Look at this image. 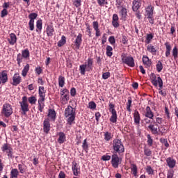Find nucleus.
Wrapping results in <instances>:
<instances>
[{"label": "nucleus", "instance_id": "52", "mask_svg": "<svg viewBox=\"0 0 178 178\" xmlns=\"http://www.w3.org/2000/svg\"><path fill=\"white\" fill-rule=\"evenodd\" d=\"M146 19H147L149 23L150 24H154L155 23V19H154V15H149L146 17Z\"/></svg>", "mask_w": 178, "mask_h": 178}, {"label": "nucleus", "instance_id": "22", "mask_svg": "<svg viewBox=\"0 0 178 178\" xmlns=\"http://www.w3.org/2000/svg\"><path fill=\"white\" fill-rule=\"evenodd\" d=\"M46 33L47 34V37H52V35H54V33H55L54 26L52 25H47L46 28Z\"/></svg>", "mask_w": 178, "mask_h": 178}, {"label": "nucleus", "instance_id": "40", "mask_svg": "<svg viewBox=\"0 0 178 178\" xmlns=\"http://www.w3.org/2000/svg\"><path fill=\"white\" fill-rule=\"evenodd\" d=\"M27 101H29V104L31 105H35V102H37V97H35V96L29 97L27 99Z\"/></svg>", "mask_w": 178, "mask_h": 178}, {"label": "nucleus", "instance_id": "54", "mask_svg": "<svg viewBox=\"0 0 178 178\" xmlns=\"http://www.w3.org/2000/svg\"><path fill=\"white\" fill-rule=\"evenodd\" d=\"M144 154L146 156H151V155H152V152L149 149H145Z\"/></svg>", "mask_w": 178, "mask_h": 178}, {"label": "nucleus", "instance_id": "32", "mask_svg": "<svg viewBox=\"0 0 178 178\" xmlns=\"http://www.w3.org/2000/svg\"><path fill=\"white\" fill-rule=\"evenodd\" d=\"M148 129H149L150 131L153 134H158V128L155 127V125L150 124L148 126Z\"/></svg>", "mask_w": 178, "mask_h": 178}, {"label": "nucleus", "instance_id": "29", "mask_svg": "<svg viewBox=\"0 0 178 178\" xmlns=\"http://www.w3.org/2000/svg\"><path fill=\"white\" fill-rule=\"evenodd\" d=\"M147 51L150 52V54H152V55H155L156 54V49L152 44H149L147 46Z\"/></svg>", "mask_w": 178, "mask_h": 178}, {"label": "nucleus", "instance_id": "21", "mask_svg": "<svg viewBox=\"0 0 178 178\" xmlns=\"http://www.w3.org/2000/svg\"><path fill=\"white\" fill-rule=\"evenodd\" d=\"M112 25L113 27L117 29V27H119V17L117 14L113 15V19H112Z\"/></svg>", "mask_w": 178, "mask_h": 178}, {"label": "nucleus", "instance_id": "41", "mask_svg": "<svg viewBox=\"0 0 178 178\" xmlns=\"http://www.w3.org/2000/svg\"><path fill=\"white\" fill-rule=\"evenodd\" d=\"M18 169L19 170V173H22V175L26 173V165H24V164H19Z\"/></svg>", "mask_w": 178, "mask_h": 178}, {"label": "nucleus", "instance_id": "9", "mask_svg": "<svg viewBox=\"0 0 178 178\" xmlns=\"http://www.w3.org/2000/svg\"><path fill=\"white\" fill-rule=\"evenodd\" d=\"M120 163H122V159L119 158V156L115 154H113L111 156V165L113 168H114L115 169H118Z\"/></svg>", "mask_w": 178, "mask_h": 178}, {"label": "nucleus", "instance_id": "53", "mask_svg": "<svg viewBox=\"0 0 178 178\" xmlns=\"http://www.w3.org/2000/svg\"><path fill=\"white\" fill-rule=\"evenodd\" d=\"M160 142L163 144L166 148L169 147V143H168V139L160 138Z\"/></svg>", "mask_w": 178, "mask_h": 178}, {"label": "nucleus", "instance_id": "12", "mask_svg": "<svg viewBox=\"0 0 178 178\" xmlns=\"http://www.w3.org/2000/svg\"><path fill=\"white\" fill-rule=\"evenodd\" d=\"M20 83H22V76H20V74L17 72L13 76V82L11 84L12 86L17 87Z\"/></svg>", "mask_w": 178, "mask_h": 178}, {"label": "nucleus", "instance_id": "13", "mask_svg": "<svg viewBox=\"0 0 178 178\" xmlns=\"http://www.w3.org/2000/svg\"><path fill=\"white\" fill-rule=\"evenodd\" d=\"M81 42H83V35H81V33H79L75 40L74 41L76 50L80 49V46L81 45Z\"/></svg>", "mask_w": 178, "mask_h": 178}, {"label": "nucleus", "instance_id": "43", "mask_svg": "<svg viewBox=\"0 0 178 178\" xmlns=\"http://www.w3.org/2000/svg\"><path fill=\"white\" fill-rule=\"evenodd\" d=\"M23 58H24V57H23V56L21 54H17V62L19 66H20L22 62H23Z\"/></svg>", "mask_w": 178, "mask_h": 178}, {"label": "nucleus", "instance_id": "6", "mask_svg": "<svg viewBox=\"0 0 178 178\" xmlns=\"http://www.w3.org/2000/svg\"><path fill=\"white\" fill-rule=\"evenodd\" d=\"M109 111L111 113V116L109 119L111 123H116L118 122V113L115 110V104L109 103Z\"/></svg>", "mask_w": 178, "mask_h": 178}, {"label": "nucleus", "instance_id": "5", "mask_svg": "<svg viewBox=\"0 0 178 178\" xmlns=\"http://www.w3.org/2000/svg\"><path fill=\"white\" fill-rule=\"evenodd\" d=\"M13 113V108L9 103H5L3 105L1 115L5 118H10Z\"/></svg>", "mask_w": 178, "mask_h": 178}, {"label": "nucleus", "instance_id": "62", "mask_svg": "<svg viewBox=\"0 0 178 178\" xmlns=\"http://www.w3.org/2000/svg\"><path fill=\"white\" fill-rule=\"evenodd\" d=\"M29 30L31 31H33L34 30V22L33 21H29Z\"/></svg>", "mask_w": 178, "mask_h": 178}, {"label": "nucleus", "instance_id": "39", "mask_svg": "<svg viewBox=\"0 0 178 178\" xmlns=\"http://www.w3.org/2000/svg\"><path fill=\"white\" fill-rule=\"evenodd\" d=\"M66 44V37L63 35L61 39L58 42V47H63Z\"/></svg>", "mask_w": 178, "mask_h": 178}, {"label": "nucleus", "instance_id": "55", "mask_svg": "<svg viewBox=\"0 0 178 178\" xmlns=\"http://www.w3.org/2000/svg\"><path fill=\"white\" fill-rule=\"evenodd\" d=\"M108 42H110V44H111V45H115L116 40H115L114 36H110L108 38Z\"/></svg>", "mask_w": 178, "mask_h": 178}, {"label": "nucleus", "instance_id": "48", "mask_svg": "<svg viewBox=\"0 0 178 178\" xmlns=\"http://www.w3.org/2000/svg\"><path fill=\"white\" fill-rule=\"evenodd\" d=\"M152 38H154V35L152 33L147 34L145 40L146 44H149L152 40Z\"/></svg>", "mask_w": 178, "mask_h": 178}, {"label": "nucleus", "instance_id": "20", "mask_svg": "<svg viewBox=\"0 0 178 178\" xmlns=\"http://www.w3.org/2000/svg\"><path fill=\"white\" fill-rule=\"evenodd\" d=\"M70 99V95H61L60 97V101L62 105H66Z\"/></svg>", "mask_w": 178, "mask_h": 178}, {"label": "nucleus", "instance_id": "4", "mask_svg": "<svg viewBox=\"0 0 178 178\" xmlns=\"http://www.w3.org/2000/svg\"><path fill=\"white\" fill-rule=\"evenodd\" d=\"M79 70L81 74L84 76L86 74V72H90V70H92V59L88 58L87 63L81 65L79 66Z\"/></svg>", "mask_w": 178, "mask_h": 178}, {"label": "nucleus", "instance_id": "1", "mask_svg": "<svg viewBox=\"0 0 178 178\" xmlns=\"http://www.w3.org/2000/svg\"><path fill=\"white\" fill-rule=\"evenodd\" d=\"M65 118H67V122L68 124L72 126L73 123H74V120L76 119V110L72 107V106H68L65 109V113H64Z\"/></svg>", "mask_w": 178, "mask_h": 178}, {"label": "nucleus", "instance_id": "56", "mask_svg": "<svg viewBox=\"0 0 178 178\" xmlns=\"http://www.w3.org/2000/svg\"><path fill=\"white\" fill-rule=\"evenodd\" d=\"M109 77H111V72L103 73L102 79H104V80H106V79H109Z\"/></svg>", "mask_w": 178, "mask_h": 178}, {"label": "nucleus", "instance_id": "46", "mask_svg": "<svg viewBox=\"0 0 178 178\" xmlns=\"http://www.w3.org/2000/svg\"><path fill=\"white\" fill-rule=\"evenodd\" d=\"M38 15L35 13H31L29 15V17L30 19V22H34V20H35V18L38 17Z\"/></svg>", "mask_w": 178, "mask_h": 178}, {"label": "nucleus", "instance_id": "36", "mask_svg": "<svg viewBox=\"0 0 178 178\" xmlns=\"http://www.w3.org/2000/svg\"><path fill=\"white\" fill-rule=\"evenodd\" d=\"M21 55L23 56L24 59H27V58H30V51L28 49H26L22 51Z\"/></svg>", "mask_w": 178, "mask_h": 178}, {"label": "nucleus", "instance_id": "16", "mask_svg": "<svg viewBox=\"0 0 178 178\" xmlns=\"http://www.w3.org/2000/svg\"><path fill=\"white\" fill-rule=\"evenodd\" d=\"M8 43L10 45H15L17 42V37L15 33H10L8 38Z\"/></svg>", "mask_w": 178, "mask_h": 178}, {"label": "nucleus", "instance_id": "63", "mask_svg": "<svg viewBox=\"0 0 178 178\" xmlns=\"http://www.w3.org/2000/svg\"><path fill=\"white\" fill-rule=\"evenodd\" d=\"M102 161H111V156H109V155H103L102 156Z\"/></svg>", "mask_w": 178, "mask_h": 178}, {"label": "nucleus", "instance_id": "30", "mask_svg": "<svg viewBox=\"0 0 178 178\" xmlns=\"http://www.w3.org/2000/svg\"><path fill=\"white\" fill-rule=\"evenodd\" d=\"M134 119L136 124H140V113L136 111L134 113Z\"/></svg>", "mask_w": 178, "mask_h": 178}, {"label": "nucleus", "instance_id": "19", "mask_svg": "<svg viewBox=\"0 0 178 178\" xmlns=\"http://www.w3.org/2000/svg\"><path fill=\"white\" fill-rule=\"evenodd\" d=\"M141 8V0H134L133 1L132 9L134 12H137L138 9Z\"/></svg>", "mask_w": 178, "mask_h": 178}, {"label": "nucleus", "instance_id": "33", "mask_svg": "<svg viewBox=\"0 0 178 178\" xmlns=\"http://www.w3.org/2000/svg\"><path fill=\"white\" fill-rule=\"evenodd\" d=\"M106 49V55L109 58H111V56L113 55V53L112 52V51H113V48H112V47L110 45H107Z\"/></svg>", "mask_w": 178, "mask_h": 178}, {"label": "nucleus", "instance_id": "38", "mask_svg": "<svg viewBox=\"0 0 178 178\" xmlns=\"http://www.w3.org/2000/svg\"><path fill=\"white\" fill-rule=\"evenodd\" d=\"M120 15L122 20H124V19H126V16H127V10L124 8H122L120 12Z\"/></svg>", "mask_w": 178, "mask_h": 178}, {"label": "nucleus", "instance_id": "2", "mask_svg": "<svg viewBox=\"0 0 178 178\" xmlns=\"http://www.w3.org/2000/svg\"><path fill=\"white\" fill-rule=\"evenodd\" d=\"M46 92H47V90L44 89L43 86L39 87V90H38L39 99L38 100V111H40V112H42L44 109V106H45V104H44V102H45Z\"/></svg>", "mask_w": 178, "mask_h": 178}, {"label": "nucleus", "instance_id": "50", "mask_svg": "<svg viewBox=\"0 0 178 178\" xmlns=\"http://www.w3.org/2000/svg\"><path fill=\"white\" fill-rule=\"evenodd\" d=\"M111 138H112V134L109 132H106L104 134V140H106V141H109Z\"/></svg>", "mask_w": 178, "mask_h": 178}, {"label": "nucleus", "instance_id": "23", "mask_svg": "<svg viewBox=\"0 0 178 178\" xmlns=\"http://www.w3.org/2000/svg\"><path fill=\"white\" fill-rule=\"evenodd\" d=\"M47 116L50 120L55 122V119H56V112H55V110L49 109Z\"/></svg>", "mask_w": 178, "mask_h": 178}, {"label": "nucleus", "instance_id": "58", "mask_svg": "<svg viewBox=\"0 0 178 178\" xmlns=\"http://www.w3.org/2000/svg\"><path fill=\"white\" fill-rule=\"evenodd\" d=\"M147 137V144L151 147L153 143L152 138H151V135L149 134H148Z\"/></svg>", "mask_w": 178, "mask_h": 178}, {"label": "nucleus", "instance_id": "34", "mask_svg": "<svg viewBox=\"0 0 178 178\" xmlns=\"http://www.w3.org/2000/svg\"><path fill=\"white\" fill-rule=\"evenodd\" d=\"M156 68L158 73H161V72H162V70L163 69V65L161 60L157 61Z\"/></svg>", "mask_w": 178, "mask_h": 178}, {"label": "nucleus", "instance_id": "17", "mask_svg": "<svg viewBox=\"0 0 178 178\" xmlns=\"http://www.w3.org/2000/svg\"><path fill=\"white\" fill-rule=\"evenodd\" d=\"M167 165L170 168V169H173L175 166H176V160H175L172 157H168L166 159Z\"/></svg>", "mask_w": 178, "mask_h": 178}, {"label": "nucleus", "instance_id": "15", "mask_svg": "<svg viewBox=\"0 0 178 178\" xmlns=\"http://www.w3.org/2000/svg\"><path fill=\"white\" fill-rule=\"evenodd\" d=\"M51 130V123H49V118H46L43 122V131L48 134Z\"/></svg>", "mask_w": 178, "mask_h": 178}, {"label": "nucleus", "instance_id": "37", "mask_svg": "<svg viewBox=\"0 0 178 178\" xmlns=\"http://www.w3.org/2000/svg\"><path fill=\"white\" fill-rule=\"evenodd\" d=\"M19 176V170L16 168H13L10 172V178H17Z\"/></svg>", "mask_w": 178, "mask_h": 178}, {"label": "nucleus", "instance_id": "35", "mask_svg": "<svg viewBox=\"0 0 178 178\" xmlns=\"http://www.w3.org/2000/svg\"><path fill=\"white\" fill-rule=\"evenodd\" d=\"M131 170L132 175H134V176L135 177H137L138 168L136 164L131 165Z\"/></svg>", "mask_w": 178, "mask_h": 178}, {"label": "nucleus", "instance_id": "18", "mask_svg": "<svg viewBox=\"0 0 178 178\" xmlns=\"http://www.w3.org/2000/svg\"><path fill=\"white\" fill-rule=\"evenodd\" d=\"M145 118H148L149 119H154V112L151 110V107L147 106L145 111Z\"/></svg>", "mask_w": 178, "mask_h": 178}, {"label": "nucleus", "instance_id": "14", "mask_svg": "<svg viewBox=\"0 0 178 178\" xmlns=\"http://www.w3.org/2000/svg\"><path fill=\"white\" fill-rule=\"evenodd\" d=\"M8 71L3 70L0 73V85L8 83Z\"/></svg>", "mask_w": 178, "mask_h": 178}, {"label": "nucleus", "instance_id": "25", "mask_svg": "<svg viewBox=\"0 0 178 178\" xmlns=\"http://www.w3.org/2000/svg\"><path fill=\"white\" fill-rule=\"evenodd\" d=\"M143 65H145L147 67H149L152 64V62L151 61V60H149V58H148V56H143Z\"/></svg>", "mask_w": 178, "mask_h": 178}, {"label": "nucleus", "instance_id": "60", "mask_svg": "<svg viewBox=\"0 0 178 178\" xmlns=\"http://www.w3.org/2000/svg\"><path fill=\"white\" fill-rule=\"evenodd\" d=\"M5 16H8V10L3 8L1 13V17H5Z\"/></svg>", "mask_w": 178, "mask_h": 178}, {"label": "nucleus", "instance_id": "47", "mask_svg": "<svg viewBox=\"0 0 178 178\" xmlns=\"http://www.w3.org/2000/svg\"><path fill=\"white\" fill-rule=\"evenodd\" d=\"M131 97H129L128 102L127 103V110L128 111V112H131V109L130 108L131 107Z\"/></svg>", "mask_w": 178, "mask_h": 178}, {"label": "nucleus", "instance_id": "26", "mask_svg": "<svg viewBox=\"0 0 178 178\" xmlns=\"http://www.w3.org/2000/svg\"><path fill=\"white\" fill-rule=\"evenodd\" d=\"M145 16H153L154 15V7L152 6H148L145 9Z\"/></svg>", "mask_w": 178, "mask_h": 178}, {"label": "nucleus", "instance_id": "44", "mask_svg": "<svg viewBox=\"0 0 178 178\" xmlns=\"http://www.w3.org/2000/svg\"><path fill=\"white\" fill-rule=\"evenodd\" d=\"M172 56H174V59H177L178 56V49L177 47H174L172 51Z\"/></svg>", "mask_w": 178, "mask_h": 178}, {"label": "nucleus", "instance_id": "3", "mask_svg": "<svg viewBox=\"0 0 178 178\" xmlns=\"http://www.w3.org/2000/svg\"><path fill=\"white\" fill-rule=\"evenodd\" d=\"M113 148L117 154H123L124 152V146L120 139L115 138L113 140Z\"/></svg>", "mask_w": 178, "mask_h": 178}, {"label": "nucleus", "instance_id": "11", "mask_svg": "<svg viewBox=\"0 0 178 178\" xmlns=\"http://www.w3.org/2000/svg\"><path fill=\"white\" fill-rule=\"evenodd\" d=\"M122 60L125 65L129 66V67H134L136 66L134 58L132 56H122Z\"/></svg>", "mask_w": 178, "mask_h": 178}, {"label": "nucleus", "instance_id": "59", "mask_svg": "<svg viewBox=\"0 0 178 178\" xmlns=\"http://www.w3.org/2000/svg\"><path fill=\"white\" fill-rule=\"evenodd\" d=\"M93 29L95 31L99 30V26L98 24V22L95 21L92 22Z\"/></svg>", "mask_w": 178, "mask_h": 178}, {"label": "nucleus", "instance_id": "49", "mask_svg": "<svg viewBox=\"0 0 178 178\" xmlns=\"http://www.w3.org/2000/svg\"><path fill=\"white\" fill-rule=\"evenodd\" d=\"M88 108L89 109H96L97 108V104L95 102H90L88 103Z\"/></svg>", "mask_w": 178, "mask_h": 178}, {"label": "nucleus", "instance_id": "8", "mask_svg": "<svg viewBox=\"0 0 178 178\" xmlns=\"http://www.w3.org/2000/svg\"><path fill=\"white\" fill-rule=\"evenodd\" d=\"M1 151L7 154L8 158H12L13 155V149L8 143H4L1 147Z\"/></svg>", "mask_w": 178, "mask_h": 178}, {"label": "nucleus", "instance_id": "24", "mask_svg": "<svg viewBox=\"0 0 178 178\" xmlns=\"http://www.w3.org/2000/svg\"><path fill=\"white\" fill-rule=\"evenodd\" d=\"M165 56L166 58H169L170 56V51H172V46L170 45V43L166 42L165 43Z\"/></svg>", "mask_w": 178, "mask_h": 178}, {"label": "nucleus", "instance_id": "51", "mask_svg": "<svg viewBox=\"0 0 178 178\" xmlns=\"http://www.w3.org/2000/svg\"><path fill=\"white\" fill-rule=\"evenodd\" d=\"M60 95H70L69 90L67 88L61 89L60 92Z\"/></svg>", "mask_w": 178, "mask_h": 178}, {"label": "nucleus", "instance_id": "42", "mask_svg": "<svg viewBox=\"0 0 178 178\" xmlns=\"http://www.w3.org/2000/svg\"><path fill=\"white\" fill-rule=\"evenodd\" d=\"M58 86L59 87H63L65 86V77L60 76L58 77Z\"/></svg>", "mask_w": 178, "mask_h": 178}, {"label": "nucleus", "instance_id": "45", "mask_svg": "<svg viewBox=\"0 0 178 178\" xmlns=\"http://www.w3.org/2000/svg\"><path fill=\"white\" fill-rule=\"evenodd\" d=\"M36 27L40 31L42 30V19H39L36 22Z\"/></svg>", "mask_w": 178, "mask_h": 178}, {"label": "nucleus", "instance_id": "27", "mask_svg": "<svg viewBox=\"0 0 178 178\" xmlns=\"http://www.w3.org/2000/svg\"><path fill=\"white\" fill-rule=\"evenodd\" d=\"M58 136H59V138L58 139V143H59V144H63V143L66 141V136L65 135V133L60 132L58 134Z\"/></svg>", "mask_w": 178, "mask_h": 178}, {"label": "nucleus", "instance_id": "10", "mask_svg": "<svg viewBox=\"0 0 178 178\" xmlns=\"http://www.w3.org/2000/svg\"><path fill=\"white\" fill-rule=\"evenodd\" d=\"M21 106V109L22 112L24 113V115H26V112H29V103L27 102V97L24 96L22 97V101L19 102Z\"/></svg>", "mask_w": 178, "mask_h": 178}, {"label": "nucleus", "instance_id": "31", "mask_svg": "<svg viewBox=\"0 0 178 178\" xmlns=\"http://www.w3.org/2000/svg\"><path fill=\"white\" fill-rule=\"evenodd\" d=\"M29 70H30V65L26 64L22 71V76L23 77H26V76H27V73H29Z\"/></svg>", "mask_w": 178, "mask_h": 178}, {"label": "nucleus", "instance_id": "28", "mask_svg": "<svg viewBox=\"0 0 178 178\" xmlns=\"http://www.w3.org/2000/svg\"><path fill=\"white\" fill-rule=\"evenodd\" d=\"M72 169L74 176H77V175H79V165H77V163L76 162L72 163Z\"/></svg>", "mask_w": 178, "mask_h": 178}, {"label": "nucleus", "instance_id": "61", "mask_svg": "<svg viewBox=\"0 0 178 178\" xmlns=\"http://www.w3.org/2000/svg\"><path fill=\"white\" fill-rule=\"evenodd\" d=\"M122 3H123V0H116V6L118 9L122 8Z\"/></svg>", "mask_w": 178, "mask_h": 178}, {"label": "nucleus", "instance_id": "7", "mask_svg": "<svg viewBox=\"0 0 178 178\" xmlns=\"http://www.w3.org/2000/svg\"><path fill=\"white\" fill-rule=\"evenodd\" d=\"M151 80L154 87H158V85L160 88H162V87H163V81H162V79L160 76L156 78V76L152 74Z\"/></svg>", "mask_w": 178, "mask_h": 178}, {"label": "nucleus", "instance_id": "57", "mask_svg": "<svg viewBox=\"0 0 178 178\" xmlns=\"http://www.w3.org/2000/svg\"><path fill=\"white\" fill-rule=\"evenodd\" d=\"M175 172L173 170H168L167 173V178H173Z\"/></svg>", "mask_w": 178, "mask_h": 178}, {"label": "nucleus", "instance_id": "64", "mask_svg": "<svg viewBox=\"0 0 178 178\" xmlns=\"http://www.w3.org/2000/svg\"><path fill=\"white\" fill-rule=\"evenodd\" d=\"M108 38H106V33H104L102 38V44L104 45L105 42H106V40Z\"/></svg>", "mask_w": 178, "mask_h": 178}]
</instances>
